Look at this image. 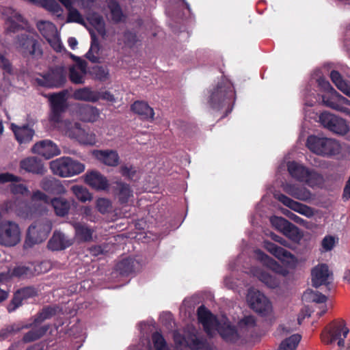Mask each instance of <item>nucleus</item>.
<instances>
[{"instance_id": "1", "label": "nucleus", "mask_w": 350, "mask_h": 350, "mask_svg": "<svg viewBox=\"0 0 350 350\" xmlns=\"http://www.w3.org/2000/svg\"><path fill=\"white\" fill-rule=\"evenodd\" d=\"M49 99L50 102L49 120L51 122L54 124L62 122L65 134L70 138L77 139L80 144L92 146L96 143V135L92 132H86L81 128L80 123L69 120L62 122V115L68 108L65 91L52 94L49 95Z\"/></svg>"}, {"instance_id": "2", "label": "nucleus", "mask_w": 350, "mask_h": 350, "mask_svg": "<svg viewBox=\"0 0 350 350\" xmlns=\"http://www.w3.org/2000/svg\"><path fill=\"white\" fill-rule=\"evenodd\" d=\"M235 100L234 85L224 76L217 85L209 92L208 103L216 111L225 108V113L221 116V118H224L231 113Z\"/></svg>"}, {"instance_id": "3", "label": "nucleus", "mask_w": 350, "mask_h": 350, "mask_svg": "<svg viewBox=\"0 0 350 350\" xmlns=\"http://www.w3.org/2000/svg\"><path fill=\"white\" fill-rule=\"evenodd\" d=\"M3 210L6 213L14 212L18 217L31 219L47 211L46 207L41 203H28L26 201L15 199L4 203Z\"/></svg>"}, {"instance_id": "4", "label": "nucleus", "mask_w": 350, "mask_h": 350, "mask_svg": "<svg viewBox=\"0 0 350 350\" xmlns=\"http://www.w3.org/2000/svg\"><path fill=\"white\" fill-rule=\"evenodd\" d=\"M306 146L312 152L323 157L334 156L340 152V146L338 142L327 137L310 135Z\"/></svg>"}, {"instance_id": "5", "label": "nucleus", "mask_w": 350, "mask_h": 350, "mask_svg": "<svg viewBox=\"0 0 350 350\" xmlns=\"http://www.w3.org/2000/svg\"><path fill=\"white\" fill-rule=\"evenodd\" d=\"M49 166L53 174L60 177L77 175L85 170L83 164L68 157L56 159L50 162Z\"/></svg>"}, {"instance_id": "6", "label": "nucleus", "mask_w": 350, "mask_h": 350, "mask_svg": "<svg viewBox=\"0 0 350 350\" xmlns=\"http://www.w3.org/2000/svg\"><path fill=\"white\" fill-rule=\"evenodd\" d=\"M52 222L47 218L35 221L27 229L25 241V247H32L43 242L52 229Z\"/></svg>"}, {"instance_id": "7", "label": "nucleus", "mask_w": 350, "mask_h": 350, "mask_svg": "<svg viewBox=\"0 0 350 350\" xmlns=\"http://www.w3.org/2000/svg\"><path fill=\"white\" fill-rule=\"evenodd\" d=\"M349 332L344 321H332L324 329L321 334V340L326 345H330L338 340L340 347L345 346V339Z\"/></svg>"}, {"instance_id": "8", "label": "nucleus", "mask_w": 350, "mask_h": 350, "mask_svg": "<svg viewBox=\"0 0 350 350\" xmlns=\"http://www.w3.org/2000/svg\"><path fill=\"white\" fill-rule=\"evenodd\" d=\"M66 81V70L62 66L50 68L46 73L40 74L35 79L36 83L46 88H60Z\"/></svg>"}, {"instance_id": "9", "label": "nucleus", "mask_w": 350, "mask_h": 350, "mask_svg": "<svg viewBox=\"0 0 350 350\" xmlns=\"http://www.w3.org/2000/svg\"><path fill=\"white\" fill-rule=\"evenodd\" d=\"M21 230L17 223L3 221L0 223V245L14 247L21 242Z\"/></svg>"}, {"instance_id": "10", "label": "nucleus", "mask_w": 350, "mask_h": 350, "mask_svg": "<svg viewBox=\"0 0 350 350\" xmlns=\"http://www.w3.org/2000/svg\"><path fill=\"white\" fill-rule=\"evenodd\" d=\"M321 124L329 131L339 135H345L349 127L344 119L327 112L322 113L319 116Z\"/></svg>"}, {"instance_id": "11", "label": "nucleus", "mask_w": 350, "mask_h": 350, "mask_svg": "<svg viewBox=\"0 0 350 350\" xmlns=\"http://www.w3.org/2000/svg\"><path fill=\"white\" fill-rule=\"evenodd\" d=\"M263 246L270 254L290 268H295L297 265L296 257L289 251L275 245L269 241H264Z\"/></svg>"}, {"instance_id": "12", "label": "nucleus", "mask_w": 350, "mask_h": 350, "mask_svg": "<svg viewBox=\"0 0 350 350\" xmlns=\"http://www.w3.org/2000/svg\"><path fill=\"white\" fill-rule=\"evenodd\" d=\"M16 47L24 56L31 55L38 58L42 54L37 40L26 34L18 37Z\"/></svg>"}, {"instance_id": "13", "label": "nucleus", "mask_w": 350, "mask_h": 350, "mask_svg": "<svg viewBox=\"0 0 350 350\" xmlns=\"http://www.w3.org/2000/svg\"><path fill=\"white\" fill-rule=\"evenodd\" d=\"M247 301L250 308L262 316L268 314L271 309V304L269 300L259 291H250Z\"/></svg>"}, {"instance_id": "14", "label": "nucleus", "mask_w": 350, "mask_h": 350, "mask_svg": "<svg viewBox=\"0 0 350 350\" xmlns=\"http://www.w3.org/2000/svg\"><path fill=\"white\" fill-rule=\"evenodd\" d=\"M312 286L318 288L321 285L328 286L332 282V273L326 264H319L311 271Z\"/></svg>"}, {"instance_id": "15", "label": "nucleus", "mask_w": 350, "mask_h": 350, "mask_svg": "<svg viewBox=\"0 0 350 350\" xmlns=\"http://www.w3.org/2000/svg\"><path fill=\"white\" fill-rule=\"evenodd\" d=\"M33 154H39L46 159L59 155L61 151L58 146L51 140L44 139L36 142L31 148Z\"/></svg>"}, {"instance_id": "16", "label": "nucleus", "mask_w": 350, "mask_h": 350, "mask_svg": "<svg viewBox=\"0 0 350 350\" xmlns=\"http://www.w3.org/2000/svg\"><path fill=\"white\" fill-rule=\"evenodd\" d=\"M73 244V240L64 232L55 230L48 242V247L53 251H60Z\"/></svg>"}, {"instance_id": "17", "label": "nucleus", "mask_w": 350, "mask_h": 350, "mask_svg": "<svg viewBox=\"0 0 350 350\" xmlns=\"http://www.w3.org/2000/svg\"><path fill=\"white\" fill-rule=\"evenodd\" d=\"M142 268V264L135 258H127L116 265V270L122 276H128L139 272Z\"/></svg>"}, {"instance_id": "18", "label": "nucleus", "mask_w": 350, "mask_h": 350, "mask_svg": "<svg viewBox=\"0 0 350 350\" xmlns=\"http://www.w3.org/2000/svg\"><path fill=\"white\" fill-rule=\"evenodd\" d=\"M154 220V237H157L158 239H162L169 234L173 226L168 219L165 211L163 213L157 215Z\"/></svg>"}, {"instance_id": "19", "label": "nucleus", "mask_w": 350, "mask_h": 350, "mask_svg": "<svg viewBox=\"0 0 350 350\" xmlns=\"http://www.w3.org/2000/svg\"><path fill=\"white\" fill-rule=\"evenodd\" d=\"M20 168L34 174H44L46 170L42 161L36 157H29L20 161Z\"/></svg>"}, {"instance_id": "20", "label": "nucleus", "mask_w": 350, "mask_h": 350, "mask_svg": "<svg viewBox=\"0 0 350 350\" xmlns=\"http://www.w3.org/2000/svg\"><path fill=\"white\" fill-rule=\"evenodd\" d=\"M75 230V238L80 242H91L94 241V230L88 224L81 222H70Z\"/></svg>"}, {"instance_id": "21", "label": "nucleus", "mask_w": 350, "mask_h": 350, "mask_svg": "<svg viewBox=\"0 0 350 350\" xmlns=\"http://www.w3.org/2000/svg\"><path fill=\"white\" fill-rule=\"evenodd\" d=\"M85 181L96 190H105L109 187L107 178L97 171L87 172Z\"/></svg>"}, {"instance_id": "22", "label": "nucleus", "mask_w": 350, "mask_h": 350, "mask_svg": "<svg viewBox=\"0 0 350 350\" xmlns=\"http://www.w3.org/2000/svg\"><path fill=\"white\" fill-rule=\"evenodd\" d=\"M282 187L285 193L295 199L307 201L311 198L310 191L305 187H299L291 183L283 184Z\"/></svg>"}, {"instance_id": "23", "label": "nucleus", "mask_w": 350, "mask_h": 350, "mask_svg": "<svg viewBox=\"0 0 350 350\" xmlns=\"http://www.w3.org/2000/svg\"><path fill=\"white\" fill-rule=\"evenodd\" d=\"M40 187L46 192L51 194L61 195L66 192L61 182L54 178L45 177L40 181Z\"/></svg>"}, {"instance_id": "24", "label": "nucleus", "mask_w": 350, "mask_h": 350, "mask_svg": "<svg viewBox=\"0 0 350 350\" xmlns=\"http://www.w3.org/2000/svg\"><path fill=\"white\" fill-rule=\"evenodd\" d=\"M44 264V262H41L36 265L31 264L30 266L20 265L15 267L12 271V275L18 278H27L39 274L43 271L42 267Z\"/></svg>"}, {"instance_id": "25", "label": "nucleus", "mask_w": 350, "mask_h": 350, "mask_svg": "<svg viewBox=\"0 0 350 350\" xmlns=\"http://www.w3.org/2000/svg\"><path fill=\"white\" fill-rule=\"evenodd\" d=\"M87 64L85 62H80L69 68V78L75 84H83L87 73Z\"/></svg>"}, {"instance_id": "26", "label": "nucleus", "mask_w": 350, "mask_h": 350, "mask_svg": "<svg viewBox=\"0 0 350 350\" xmlns=\"http://www.w3.org/2000/svg\"><path fill=\"white\" fill-rule=\"evenodd\" d=\"M11 128L14 133L16 140L21 144L30 142L35 134L34 130L30 128L28 125L19 126L14 124H12Z\"/></svg>"}, {"instance_id": "27", "label": "nucleus", "mask_w": 350, "mask_h": 350, "mask_svg": "<svg viewBox=\"0 0 350 350\" xmlns=\"http://www.w3.org/2000/svg\"><path fill=\"white\" fill-rule=\"evenodd\" d=\"M96 158L106 165L115 167L119 163L118 152L113 150H100L94 152Z\"/></svg>"}, {"instance_id": "28", "label": "nucleus", "mask_w": 350, "mask_h": 350, "mask_svg": "<svg viewBox=\"0 0 350 350\" xmlns=\"http://www.w3.org/2000/svg\"><path fill=\"white\" fill-rule=\"evenodd\" d=\"M72 97L77 100L95 103L100 98V93L92 90L90 87H84L76 90L73 92Z\"/></svg>"}, {"instance_id": "29", "label": "nucleus", "mask_w": 350, "mask_h": 350, "mask_svg": "<svg viewBox=\"0 0 350 350\" xmlns=\"http://www.w3.org/2000/svg\"><path fill=\"white\" fill-rule=\"evenodd\" d=\"M197 316L198 320L202 325L205 332L210 335L213 326L212 313L204 305H202L197 310Z\"/></svg>"}, {"instance_id": "30", "label": "nucleus", "mask_w": 350, "mask_h": 350, "mask_svg": "<svg viewBox=\"0 0 350 350\" xmlns=\"http://www.w3.org/2000/svg\"><path fill=\"white\" fill-rule=\"evenodd\" d=\"M49 204L52 206L55 215L58 217L66 216L70 209V202L62 197H55L52 198Z\"/></svg>"}, {"instance_id": "31", "label": "nucleus", "mask_w": 350, "mask_h": 350, "mask_svg": "<svg viewBox=\"0 0 350 350\" xmlns=\"http://www.w3.org/2000/svg\"><path fill=\"white\" fill-rule=\"evenodd\" d=\"M218 332L221 338L226 342L235 343L240 338L236 326L230 324H224L219 328Z\"/></svg>"}, {"instance_id": "32", "label": "nucleus", "mask_w": 350, "mask_h": 350, "mask_svg": "<svg viewBox=\"0 0 350 350\" xmlns=\"http://www.w3.org/2000/svg\"><path fill=\"white\" fill-rule=\"evenodd\" d=\"M78 113L81 120L88 122H94L99 117V111L97 108L88 105H80Z\"/></svg>"}, {"instance_id": "33", "label": "nucleus", "mask_w": 350, "mask_h": 350, "mask_svg": "<svg viewBox=\"0 0 350 350\" xmlns=\"http://www.w3.org/2000/svg\"><path fill=\"white\" fill-rule=\"evenodd\" d=\"M308 167L295 161H290L287 163V170L289 174L299 182H304L306 176L308 173Z\"/></svg>"}, {"instance_id": "34", "label": "nucleus", "mask_w": 350, "mask_h": 350, "mask_svg": "<svg viewBox=\"0 0 350 350\" xmlns=\"http://www.w3.org/2000/svg\"><path fill=\"white\" fill-rule=\"evenodd\" d=\"M139 329L142 334L141 342L144 347L142 350H152L151 341L153 340L152 325L141 323Z\"/></svg>"}, {"instance_id": "35", "label": "nucleus", "mask_w": 350, "mask_h": 350, "mask_svg": "<svg viewBox=\"0 0 350 350\" xmlns=\"http://www.w3.org/2000/svg\"><path fill=\"white\" fill-rule=\"evenodd\" d=\"M27 325H29V327H32V329L24 335L23 340L25 342H30L39 339L49 329L48 325L38 327V325L34 324V322Z\"/></svg>"}, {"instance_id": "36", "label": "nucleus", "mask_w": 350, "mask_h": 350, "mask_svg": "<svg viewBox=\"0 0 350 350\" xmlns=\"http://www.w3.org/2000/svg\"><path fill=\"white\" fill-rule=\"evenodd\" d=\"M24 18L18 12L14 10L10 12V15L6 20V30L9 32H16L22 27Z\"/></svg>"}, {"instance_id": "37", "label": "nucleus", "mask_w": 350, "mask_h": 350, "mask_svg": "<svg viewBox=\"0 0 350 350\" xmlns=\"http://www.w3.org/2000/svg\"><path fill=\"white\" fill-rule=\"evenodd\" d=\"M107 8L110 12L111 18L114 23H118L126 20V14L123 13L120 4L116 0H109Z\"/></svg>"}, {"instance_id": "38", "label": "nucleus", "mask_w": 350, "mask_h": 350, "mask_svg": "<svg viewBox=\"0 0 350 350\" xmlns=\"http://www.w3.org/2000/svg\"><path fill=\"white\" fill-rule=\"evenodd\" d=\"M131 110L141 116L142 119L152 118L153 109L146 102L135 101L131 107Z\"/></svg>"}, {"instance_id": "39", "label": "nucleus", "mask_w": 350, "mask_h": 350, "mask_svg": "<svg viewBox=\"0 0 350 350\" xmlns=\"http://www.w3.org/2000/svg\"><path fill=\"white\" fill-rule=\"evenodd\" d=\"M330 79L338 90L345 94L350 96V86L342 79V77L338 71L332 70L330 73Z\"/></svg>"}, {"instance_id": "40", "label": "nucleus", "mask_w": 350, "mask_h": 350, "mask_svg": "<svg viewBox=\"0 0 350 350\" xmlns=\"http://www.w3.org/2000/svg\"><path fill=\"white\" fill-rule=\"evenodd\" d=\"M37 27L46 40L57 34L56 26L49 21H39L37 23Z\"/></svg>"}, {"instance_id": "41", "label": "nucleus", "mask_w": 350, "mask_h": 350, "mask_svg": "<svg viewBox=\"0 0 350 350\" xmlns=\"http://www.w3.org/2000/svg\"><path fill=\"white\" fill-rule=\"evenodd\" d=\"M301 336L295 334L283 340L277 350H296L300 341Z\"/></svg>"}, {"instance_id": "42", "label": "nucleus", "mask_w": 350, "mask_h": 350, "mask_svg": "<svg viewBox=\"0 0 350 350\" xmlns=\"http://www.w3.org/2000/svg\"><path fill=\"white\" fill-rule=\"evenodd\" d=\"M28 325H22L20 323H14L7 325L0 330V341L8 338L9 336L14 335L23 329L29 328Z\"/></svg>"}, {"instance_id": "43", "label": "nucleus", "mask_w": 350, "mask_h": 350, "mask_svg": "<svg viewBox=\"0 0 350 350\" xmlns=\"http://www.w3.org/2000/svg\"><path fill=\"white\" fill-rule=\"evenodd\" d=\"M118 195L121 203L127 202L129 198L132 196L133 191L130 186L123 182L119 181L116 183Z\"/></svg>"}, {"instance_id": "44", "label": "nucleus", "mask_w": 350, "mask_h": 350, "mask_svg": "<svg viewBox=\"0 0 350 350\" xmlns=\"http://www.w3.org/2000/svg\"><path fill=\"white\" fill-rule=\"evenodd\" d=\"M257 277L260 281L271 288H275L280 285V281L275 276L266 271H258Z\"/></svg>"}, {"instance_id": "45", "label": "nucleus", "mask_w": 350, "mask_h": 350, "mask_svg": "<svg viewBox=\"0 0 350 350\" xmlns=\"http://www.w3.org/2000/svg\"><path fill=\"white\" fill-rule=\"evenodd\" d=\"M302 299L306 301H312L319 304H323L326 302L327 297L319 293V291H313L312 290H306L302 296Z\"/></svg>"}, {"instance_id": "46", "label": "nucleus", "mask_w": 350, "mask_h": 350, "mask_svg": "<svg viewBox=\"0 0 350 350\" xmlns=\"http://www.w3.org/2000/svg\"><path fill=\"white\" fill-rule=\"evenodd\" d=\"M318 85L325 92H330L333 94L334 95L336 96L339 100L342 101V103L347 104L349 102H350L348 99L340 95L339 93H338L331 85L329 82L325 79L324 77H319L317 79Z\"/></svg>"}, {"instance_id": "47", "label": "nucleus", "mask_w": 350, "mask_h": 350, "mask_svg": "<svg viewBox=\"0 0 350 350\" xmlns=\"http://www.w3.org/2000/svg\"><path fill=\"white\" fill-rule=\"evenodd\" d=\"M306 176L304 182L311 187L321 185L324 180L323 176L314 170L308 169V173Z\"/></svg>"}, {"instance_id": "48", "label": "nucleus", "mask_w": 350, "mask_h": 350, "mask_svg": "<svg viewBox=\"0 0 350 350\" xmlns=\"http://www.w3.org/2000/svg\"><path fill=\"white\" fill-rule=\"evenodd\" d=\"M41 6L57 18H62L63 9L55 0H44Z\"/></svg>"}, {"instance_id": "49", "label": "nucleus", "mask_w": 350, "mask_h": 350, "mask_svg": "<svg viewBox=\"0 0 350 350\" xmlns=\"http://www.w3.org/2000/svg\"><path fill=\"white\" fill-rule=\"evenodd\" d=\"M58 308L47 306L44 308L34 319V324L39 325L44 321L51 319L57 313Z\"/></svg>"}, {"instance_id": "50", "label": "nucleus", "mask_w": 350, "mask_h": 350, "mask_svg": "<svg viewBox=\"0 0 350 350\" xmlns=\"http://www.w3.org/2000/svg\"><path fill=\"white\" fill-rule=\"evenodd\" d=\"M283 233L295 243H299L303 237V234L299 228L292 223L288 224L287 228Z\"/></svg>"}, {"instance_id": "51", "label": "nucleus", "mask_w": 350, "mask_h": 350, "mask_svg": "<svg viewBox=\"0 0 350 350\" xmlns=\"http://www.w3.org/2000/svg\"><path fill=\"white\" fill-rule=\"evenodd\" d=\"M71 190L76 198L81 202H85L92 200V196L90 192L82 186L74 185L71 187Z\"/></svg>"}, {"instance_id": "52", "label": "nucleus", "mask_w": 350, "mask_h": 350, "mask_svg": "<svg viewBox=\"0 0 350 350\" xmlns=\"http://www.w3.org/2000/svg\"><path fill=\"white\" fill-rule=\"evenodd\" d=\"M89 21L100 34H105V22L101 16L93 14L89 17Z\"/></svg>"}, {"instance_id": "53", "label": "nucleus", "mask_w": 350, "mask_h": 350, "mask_svg": "<svg viewBox=\"0 0 350 350\" xmlns=\"http://www.w3.org/2000/svg\"><path fill=\"white\" fill-rule=\"evenodd\" d=\"M31 200V203L38 202L46 206V204H49L51 200L49 197L44 192L40 190H36L32 193Z\"/></svg>"}, {"instance_id": "54", "label": "nucleus", "mask_w": 350, "mask_h": 350, "mask_svg": "<svg viewBox=\"0 0 350 350\" xmlns=\"http://www.w3.org/2000/svg\"><path fill=\"white\" fill-rule=\"evenodd\" d=\"M92 74L95 79L102 81L107 79L109 77L108 70L100 66H94L92 69Z\"/></svg>"}, {"instance_id": "55", "label": "nucleus", "mask_w": 350, "mask_h": 350, "mask_svg": "<svg viewBox=\"0 0 350 350\" xmlns=\"http://www.w3.org/2000/svg\"><path fill=\"white\" fill-rule=\"evenodd\" d=\"M120 173L122 176L129 180H132L136 175L137 170L133 165L124 164L120 167Z\"/></svg>"}, {"instance_id": "56", "label": "nucleus", "mask_w": 350, "mask_h": 350, "mask_svg": "<svg viewBox=\"0 0 350 350\" xmlns=\"http://www.w3.org/2000/svg\"><path fill=\"white\" fill-rule=\"evenodd\" d=\"M68 23H77L81 25L85 24V21L80 12L75 8L68 10Z\"/></svg>"}, {"instance_id": "57", "label": "nucleus", "mask_w": 350, "mask_h": 350, "mask_svg": "<svg viewBox=\"0 0 350 350\" xmlns=\"http://www.w3.org/2000/svg\"><path fill=\"white\" fill-rule=\"evenodd\" d=\"M270 221L274 227H275L277 229L282 231L283 232L287 228L288 224H289L291 223L287 219H286L282 217H278V216L272 217L270 219Z\"/></svg>"}, {"instance_id": "58", "label": "nucleus", "mask_w": 350, "mask_h": 350, "mask_svg": "<svg viewBox=\"0 0 350 350\" xmlns=\"http://www.w3.org/2000/svg\"><path fill=\"white\" fill-rule=\"evenodd\" d=\"M96 207L100 213L104 214L111 210V204L108 199L99 198L96 201Z\"/></svg>"}, {"instance_id": "59", "label": "nucleus", "mask_w": 350, "mask_h": 350, "mask_svg": "<svg viewBox=\"0 0 350 350\" xmlns=\"http://www.w3.org/2000/svg\"><path fill=\"white\" fill-rule=\"evenodd\" d=\"M23 300L24 299L21 297V295L18 294V291H16L14 293V297L12 298V301L8 306V311L9 312L14 311L16 308L21 306Z\"/></svg>"}, {"instance_id": "60", "label": "nucleus", "mask_w": 350, "mask_h": 350, "mask_svg": "<svg viewBox=\"0 0 350 350\" xmlns=\"http://www.w3.org/2000/svg\"><path fill=\"white\" fill-rule=\"evenodd\" d=\"M274 197L284 205L289 207L292 210L297 203L296 201H294L291 198L282 193H274Z\"/></svg>"}, {"instance_id": "61", "label": "nucleus", "mask_w": 350, "mask_h": 350, "mask_svg": "<svg viewBox=\"0 0 350 350\" xmlns=\"http://www.w3.org/2000/svg\"><path fill=\"white\" fill-rule=\"evenodd\" d=\"M10 191L13 194H21L28 196L29 191L28 188L23 184H12L10 185Z\"/></svg>"}, {"instance_id": "62", "label": "nucleus", "mask_w": 350, "mask_h": 350, "mask_svg": "<svg viewBox=\"0 0 350 350\" xmlns=\"http://www.w3.org/2000/svg\"><path fill=\"white\" fill-rule=\"evenodd\" d=\"M293 210L307 217L311 216L313 213L312 209L310 206L297 202Z\"/></svg>"}, {"instance_id": "63", "label": "nucleus", "mask_w": 350, "mask_h": 350, "mask_svg": "<svg viewBox=\"0 0 350 350\" xmlns=\"http://www.w3.org/2000/svg\"><path fill=\"white\" fill-rule=\"evenodd\" d=\"M23 299L34 297L37 295L36 290L31 286L25 287L17 291Z\"/></svg>"}, {"instance_id": "64", "label": "nucleus", "mask_w": 350, "mask_h": 350, "mask_svg": "<svg viewBox=\"0 0 350 350\" xmlns=\"http://www.w3.org/2000/svg\"><path fill=\"white\" fill-rule=\"evenodd\" d=\"M269 267L275 273H278L282 276H286L289 273V271L286 268L280 265L275 260H272Z\"/></svg>"}]
</instances>
